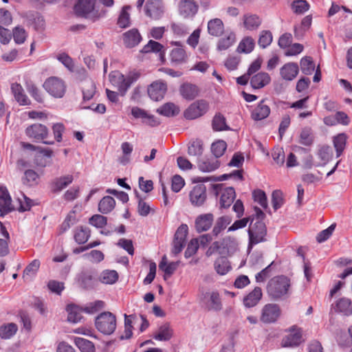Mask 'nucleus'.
<instances>
[{
  "label": "nucleus",
  "mask_w": 352,
  "mask_h": 352,
  "mask_svg": "<svg viewBox=\"0 0 352 352\" xmlns=\"http://www.w3.org/2000/svg\"><path fill=\"white\" fill-rule=\"evenodd\" d=\"M26 135L36 142H43L45 144H53L54 141L45 140L49 135L47 127L40 123H34L25 129Z\"/></svg>",
  "instance_id": "nucleus-5"
},
{
  "label": "nucleus",
  "mask_w": 352,
  "mask_h": 352,
  "mask_svg": "<svg viewBox=\"0 0 352 352\" xmlns=\"http://www.w3.org/2000/svg\"><path fill=\"white\" fill-rule=\"evenodd\" d=\"M300 68L303 74L310 75L314 71L315 64L311 57H304L300 60Z\"/></svg>",
  "instance_id": "nucleus-48"
},
{
  "label": "nucleus",
  "mask_w": 352,
  "mask_h": 352,
  "mask_svg": "<svg viewBox=\"0 0 352 352\" xmlns=\"http://www.w3.org/2000/svg\"><path fill=\"white\" fill-rule=\"evenodd\" d=\"M214 265L216 272L221 275L227 274L230 269L229 262L224 256L218 258L215 261Z\"/></svg>",
  "instance_id": "nucleus-42"
},
{
  "label": "nucleus",
  "mask_w": 352,
  "mask_h": 352,
  "mask_svg": "<svg viewBox=\"0 0 352 352\" xmlns=\"http://www.w3.org/2000/svg\"><path fill=\"white\" fill-rule=\"evenodd\" d=\"M188 228L186 224H182L177 230L173 243L172 253L177 255L182 252L185 244L188 234Z\"/></svg>",
  "instance_id": "nucleus-9"
},
{
  "label": "nucleus",
  "mask_w": 352,
  "mask_h": 352,
  "mask_svg": "<svg viewBox=\"0 0 352 352\" xmlns=\"http://www.w3.org/2000/svg\"><path fill=\"white\" fill-rule=\"evenodd\" d=\"M273 40L272 34L269 30H263L261 32L258 44L261 48H266L269 46Z\"/></svg>",
  "instance_id": "nucleus-49"
},
{
  "label": "nucleus",
  "mask_w": 352,
  "mask_h": 352,
  "mask_svg": "<svg viewBox=\"0 0 352 352\" xmlns=\"http://www.w3.org/2000/svg\"><path fill=\"white\" fill-rule=\"evenodd\" d=\"M253 221L254 218L252 219L250 226L248 229V248H251L254 245L265 241V236L267 234V229L264 222L261 221H256L253 223Z\"/></svg>",
  "instance_id": "nucleus-4"
},
{
  "label": "nucleus",
  "mask_w": 352,
  "mask_h": 352,
  "mask_svg": "<svg viewBox=\"0 0 352 352\" xmlns=\"http://www.w3.org/2000/svg\"><path fill=\"white\" fill-rule=\"evenodd\" d=\"M90 237V230L87 227L77 228L74 232V240L78 244L85 243Z\"/></svg>",
  "instance_id": "nucleus-36"
},
{
  "label": "nucleus",
  "mask_w": 352,
  "mask_h": 352,
  "mask_svg": "<svg viewBox=\"0 0 352 352\" xmlns=\"http://www.w3.org/2000/svg\"><path fill=\"white\" fill-rule=\"evenodd\" d=\"M209 109V104L204 100H198L192 103L184 111V117L188 120H194L204 115Z\"/></svg>",
  "instance_id": "nucleus-8"
},
{
  "label": "nucleus",
  "mask_w": 352,
  "mask_h": 352,
  "mask_svg": "<svg viewBox=\"0 0 352 352\" xmlns=\"http://www.w3.org/2000/svg\"><path fill=\"white\" fill-rule=\"evenodd\" d=\"M318 155L319 158L322 161L323 165H324L331 157L332 149L329 146H323L318 151Z\"/></svg>",
  "instance_id": "nucleus-61"
},
{
  "label": "nucleus",
  "mask_w": 352,
  "mask_h": 352,
  "mask_svg": "<svg viewBox=\"0 0 352 352\" xmlns=\"http://www.w3.org/2000/svg\"><path fill=\"white\" fill-rule=\"evenodd\" d=\"M156 111L166 117H173L179 112V109L173 102H167L158 108Z\"/></svg>",
  "instance_id": "nucleus-33"
},
{
  "label": "nucleus",
  "mask_w": 352,
  "mask_h": 352,
  "mask_svg": "<svg viewBox=\"0 0 352 352\" xmlns=\"http://www.w3.org/2000/svg\"><path fill=\"white\" fill-rule=\"evenodd\" d=\"M57 59L70 72L74 70V63L73 59L66 53H61L58 55Z\"/></svg>",
  "instance_id": "nucleus-58"
},
{
  "label": "nucleus",
  "mask_w": 352,
  "mask_h": 352,
  "mask_svg": "<svg viewBox=\"0 0 352 352\" xmlns=\"http://www.w3.org/2000/svg\"><path fill=\"white\" fill-rule=\"evenodd\" d=\"M214 221V216L212 213L199 215L195 219V229L198 232L208 230Z\"/></svg>",
  "instance_id": "nucleus-16"
},
{
  "label": "nucleus",
  "mask_w": 352,
  "mask_h": 352,
  "mask_svg": "<svg viewBox=\"0 0 352 352\" xmlns=\"http://www.w3.org/2000/svg\"><path fill=\"white\" fill-rule=\"evenodd\" d=\"M203 143L201 140H192L188 144V154L190 156H200L203 153Z\"/></svg>",
  "instance_id": "nucleus-43"
},
{
  "label": "nucleus",
  "mask_w": 352,
  "mask_h": 352,
  "mask_svg": "<svg viewBox=\"0 0 352 352\" xmlns=\"http://www.w3.org/2000/svg\"><path fill=\"white\" fill-rule=\"evenodd\" d=\"M66 310L68 313L67 320L72 323H78L82 318V311L83 309L80 308L75 305H69L67 306Z\"/></svg>",
  "instance_id": "nucleus-32"
},
{
  "label": "nucleus",
  "mask_w": 352,
  "mask_h": 352,
  "mask_svg": "<svg viewBox=\"0 0 352 352\" xmlns=\"http://www.w3.org/2000/svg\"><path fill=\"white\" fill-rule=\"evenodd\" d=\"M214 190L216 195L221 193L220 205L222 208H228L233 203L236 194L234 188L226 187L224 188V184H218L213 186Z\"/></svg>",
  "instance_id": "nucleus-6"
},
{
  "label": "nucleus",
  "mask_w": 352,
  "mask_h": 352,
  "mask_svg": "<svg viewBox=\"0 0 352 352\" xmlns=\"http://www.w3.org/2000/svg\"><path fill=\"white\" fill-rule=\"evenodd\" d=\"M167 91V84L162 80L155 81V101L160 100L164 98Z\"/></svg>",
  "instance_id": "nucleus-52"
},
{
  "label": "nucleus",
  "mask_w": 352,
  "mask_h": 352,
  "mask_svg": "<svg viewBox=\"0 0 352 352\" xmlns=\"http://www.w3.org/2000/svg\"><path fill=\"white\" fill-rule=\"evenodd\" d=\"M73 180L74 177L72 175H66L54 178L50 184L52 192H60L72 184Z\"/></svg>",
  "instance_id": "nucleus-18"
},
{
  "label": "nucleus",
  "mask_w": 352,
  "mask_h": 352,
  "mask_svg": "<svg viewBox=\"0 0 352 352\" xmlns=\"http://www.w3.org/2000/svg\"><path fill=\"white\" fill-rule=\"evenodd\" d=\"M181 96L187 100H194L199 93V89L195 85L185 82L179 89Z\"/></svg>",
  "instance_id": "nucleus-23"
},
{
  "label": "nucleus",
  "mask_w": 352,
  "mask_h": 352,
  "mask_svg": "<svg viewBox=\"0 0 352 352\" xmlns=\"http://www.w3.org/2000/svg\"><path fill=\"white\" fill-rule=\"evenodd\" d=\"M219 161L214 157L203 158L198 163L199 168L202 172L214 171L219 167Z\"/></svg>",
  "instance_id": "nucleus-29"
},
{
  "label": "nucleus",
  "mask_w": 352,
  "mask_h": 352,
  "mask_svg": "<svg viewBox=\"0 0 352 352\" xmlns=\"http://www.w3.org/2000/svg\"><path fill=\"white\" fill-rule=\"evenodd\" d=\"M230 222L231 218L228 216H223L218 218L212 229V235L217 236L221 231L226 228L227 226L229 225Z\"/></svg>",
  "instance_id": "nucleus-37"
},
{
  "label": "nucleus",
  "mask_w": 352,
  "mask_h": 352,
  "mask_svg": "<svg viewBox=\"0 0 352 352\" xmlns=\"http://www.w3.org/2000/svg\"><path fill=\"white\" fill-rule=\"evenodd\" d=\"M271 81L270 75L266 72H258L250 78V85L253 89H261Z\"/></svg>",
  "instance_id": "nucleus-27"
},
{
  "label": "nucleus",
  "mask_w": 352,
  "mask_h": 352,
  "mask_svg": "<svg viewBox=\"0 0 352 352\" xmlns=\"http://www.w3.org/2000/svg\"><path fill=\"white\" fill-rule=\"evenodd\" d=\"M96 0H78L74 6V11L78 16H87L93 12Z\"/></svg>",
  "instance_id": "nucleus-19"
},
{
  "label": "nucleus",
  "mask_w": 352,
  "mask_h": 352,
  "mask_svg": "<svg viewBox=\"0 0 352 352\" xmlns=\"http://www.w3.org/2000/svg\"><path fill=\"white\" fill-rule=\"evenodd\" d=\"M116 201L112 197H104L98 204V210L103 214L110 212L115 207Z\"/></svg>",
  "instance_id": "nucleus-34"
},
{
  "label": "nucleus",
  "mask_w": 352,
  "mask_h": 352,
  "mask_svg": "<svg viewBox=\"0 0 352 352\" xmlns=\"http://www.w3.org/2000/svg\"><path fill=\"white\" fill-rule=\"evenodd\" d=\"M302 342V331L295 326L291 327L289 333L282 340V346L284 347L296 346Z\"/></svg>",
  "instance_id": "nucleus-12"
},
{
  "label": "nucleus",
  "mask_w": 352,
  "mask_h": 352,
  "mask_svg": "<svg viewBox=\"0 0 352 352\" xmlns=\"http://www.w3.org/2000/svg\"><path fill=\"white\" fill-rule=\"evenodd\" d=\"M280 314L278 305L276 304H267L261 312V320L264 323H272L277 320Z\"/></svg>",
  "instance_id": "nucleus-11"
},
{
  "label": "nucleus",
  "mask_w": 352,
  "mask_h": 352,
  "mask_svg": "<svg viewBox=\"0 0 352 352\" xmlns=\"http://www.w3.org/2000/svg\"><path fill=\"white\" fill-rule=\"evenodd\" d=\"M254 40L250 36H246L240 42L237 50L239 52L250 53L254 50Z\"/></svg>",
  "instance_id": "nucleus-44"
},
{
  "label": "nucleus",
  "mask_w": 352,
  "mask_h": 352,
  "mask_svg": "<svg viewBox=\"0 0 352 352\" xmlns=\"http://www.w3.org/2000/svg\"><path fill=\"white\" fill-rule=\"evenodd\" d=\"M299 67L296 63H288L285 64L280 69L281 77L286 80H292L298 75Z\"/></svg>",
  "instance_id": "nucleus-25"
},
{
  "label": "nucleus",
  "mask_w": 352,
  "mask_h": 352,
  "mask_svg": "<svg viewBox=\"0 0 352 352\" xmlns=\"http://www.w3.org/2000/svg\"><path fill=\"white\" fill-rule=\"evenodd\" d=\"M202 302L208 311H220L223 309V302L219 292L212 290L206 292Z\"/></svg>",
  "instance_id": "nucleus-7"
},
{
  "label": "nucleus",
  "mask_w": 352,
  "mask_h": 352,
  "mask_svg": "<svg viewBox=\"0 0 352 352\" xmlns=\"http://www.w3.org/2000/svg\"><path fill=\"white\" fill-rule=\"evenodd\" d=\"M227 148V144L223 140H218L212 143L211 146V151L214 155V158L217 159L222 156Z\"/></svg>",
  "instance_id": "nucleus-47"
},
{
  "label": "nucleus",
  "mask_w": 352,
  "mask_h": 352,
  "mask_svg": "<svg viewBox=\"0 0 352 352\" xmlns=\"http://www.w3.org/2000/svg\"><path fill=\"white\" fill-rule=\"evenodd\" d=\"M224 30L223 21L218 18L211 19L208 23V32L214 36H221Z\"/></svg>",
  "instance_id": "nucleus-30"
},
{
  "label": "nucleus",
  "mask_w": 352,
  "mask_h": 352,
  "mask_svg": "<svg viewBox=\"0 0 352 352\" xmlns=\"http://www.w3.org/2000/svg\"><path fill=\"white\" fill-rule=\"evenodd\" d=\"M13 38L14 42L16 44H22L25 42L26 37H27V33L25 30L21 27H16L13 30Z\"/></svg>",
  "instance_id": "nucleus-60"
},
{
  "label": "nucleus",
  "mask_w": 352,
  "mask_h": 352,
  "mask_svg": "<svg viewBox=\"0 0 352 352\" xmlns=\"http://www.w3.org/2000/svg\"><path fill=\"white\" fill-rule=\"evenodd\" d=\"M207 198L206 187L203 184H198L193 186L189 192V199L194 206H201Z\"/></svg>",
  "instance_id": "nucleus-10"
},
{
  "label": "nucleus",
  "mask_w": 352,
  "mask_h": 352,
  "mask_svg": "<svg viewBox=\"0 0 352 352\" xmlns=\"http://www.w3.org/2000/svg\"><path fill=\"white\" fill-rule=\"evenodd\" d=\"M265 102V100H262L252 111L251 117L254 120H262L269 116L270 108Z\"/></svg>",
  "instance_id": "nucleus-24"
},
{
  "label": "nucleus",
  "mask_w": 352,
  "mask_h": 352,
  "mask_svg": "<svg viewBox=\"0 0 352 352\" xmlns=\"http://www.w3.org/2000/svg\"><path fill=\"white\" fill-rule=\"evenodd\" d=\"M142 40L138 30L133 28L123 34V41L126 47L132 48L138 45Z\"/></svg>",
  "instance_id": "nucleus-22"
},
{
  "label": "nucleus",
  "mask_w": 352,
  "mask_h": 352,
  "mask_svg": "<svg viewBox=\"0 0 352 352\" xmlns=\"http://www.w3.org/2000/svg\"><path fill=\"white\" fill-rule=\"evenodd\" d=\"M331 309L344 316H351L352 315V301L345 297L341 298L331 305Z\"/></svg>",
  "instance_id": "nucleus-21"
},
{
  "label": "nucleus",
  "mask_w": 352,
  "mask_h": 352,
  "mask_svg": "<svg viewBox=\"0 0 352 352\" xmlns=\"http://www.w3.org/2000/svg\"><path fill=\"white\" fill-rule=\"evenodd\" d=\"M179 262H169L166 255H164L159 263V270L163 273L165 280L169 278L176 271Z\"/></svg>",
  "instance_id": "nucleus-17"
},
{
  "label": "nucleus",
  "mask_w": 352,
  "mask_h": 352,
  "mask_svg": "<svg viewBox=\"0 0 352 352\" xmlns=\"http://www.w3.org/2000/svg\"><path fill=\"white\" fill-rule=\"evenodd\" d=\"M199 248L198 239H192L188 244L187 248L184 252L186 258H189L195 254Z\"/></svg>",
  "instance_id": "nucleus-64"
},
{
  "label": "nucleus",
  "mask_w": 352,
  "mask_h": 352,
  "mask_svg": "<svg viewBox=\"0 0 352 352\" xmlns=\"http://www.w3.org/2000/svg\"><path fill=\"white\" fill-rule=\"evenodd\" d=\"M26 89L30 96L38 102H43V98L41 91L33 83H28Z\"/></svg>",
  "instance_id": "nucleus-54"
},
{
  "label": "nucleus",
  "mask_w": 352,
  "mask_h": 352,
  "mask_svg": "<svg viewBox=\"0 0 352 352\" xmlns=\"http://www.w3.org/2000/svg\"><path fill=\"white\" fill-rule=\"evenodd\" d=\"M198 5L194 0H181L179 3V12L184 18L194 16L198 11Z\"/></svg>",
  "instance_id": "nucleus-14"
},
{
  "label": "nucleus",
  "mask_w": 352,
  "mask_h": 352,
  "mask_svg": "<svg viewBox=\"0 0 352 352\" xmlns=\"http://www.w3.org/2000/svg\"><path fill=\"white\" fill-rule=\"evenodd\" d=\"M346 142V136L344 133L339 134L333 139V145L336 151L337 157H340L343 152Z\"/></svg>",
  "instance_id": "nucleus-45"
},
{
  "label": "nucleus",
  "mask_w": 352,
  "mask_h": 352,
  "mask_svg": "<svg viewBox=\"0 0 352 352\" xmlns=\"http://www.w3.org/2000/svg\"><path fill=\"white\" fill-rule=\"evenodd\" d=\"M130 9V6H124L122 8L118 19V25L120 28H126L130 26V14L129 13Z\"/></svg>",
  "instance_id": "nucleus-41"
},
{
  "label": "nucleus",
  "mask_w": 352,
  "mask_h": 352,
  "mask_svg": "<svg viewBox=\"0 0 352 352\" xmlns=\"http://www.w3.org/2000/svg\"><path fill=\"white\" fill-rule=\"evenodd\" d=\"M212 128L214 131L227 130L228 126L226 125V118L221 113H217L212 120Z\"/></svg>",
  "instance_id": "nucleus-50"
},
{
  "label": "nucleus",
  "mask_w": 352,
  "mask_h": 352,
  "mask_svg": "<svg viewBox=\"0 0 352 352\" xmlns=\"http://www.w3.org/2000/svg\"><path fill=\"white\" fill-rule=\"evenodd\" d=\"M263 296L262 289L259 287H256L254 289L244 296L243 299V305L246 308H251L255 307Z\"/></svg>",
  "instance_id": "nucleus-20"
},
{
  "label": "nucleus",
  "mask_w": 352,
  "mask_h": 352,
  "mask_svg": "<svg viewBox=\"0 0 352 352\" xmlns=\"http://www.w3.org/2000/svg\"><path fill=\"white\" fill-rule=\"evenodd\" d=\"M314 142L312 131L310 127H305L301 130L299 142L305 146H310Z\"/></svg>",
  "instance_id": "nucleus-46"
},
{
  "label": "nucleus",
  "mask_w": 352,
  "mask_h": 352,
  "mask_svg": "<svg viewBox=\"0 0 352 352\" xmlns=\"http://www.w3.org/2000/svg\"><path fill=\"white\" fill-rule=\"evenodd\" d=\"M173 336V329L169 322H164L159 325L155 331V340L166 342L170 340Z\"/></svg>",
  "instance_id": "nucleus-26"
},
{
  "label": "nucleus",
  "mask_w": 352,
  "mask_h": 352,
  "mask_svg": "<svg viewBox=\"0 0 352 352\" xmlns=\"http://www.w3.org/2000/svg\"><path fill=\"white\" fill-rule=\"evenodd\" d=\"M118 279V274L116 270H104L100 275V280L104 284L112 285Z\"/></svg>",
  "instance_id": "nucleus-38"
},
{
  "label": "nucleus",
  "mask_w": 352,
  "mask_h": 352,
  "mask_svg": "<svg viewBox=\"0 0 352 352\" xmlns=\"http://www.w3.org/2000/svg\"><path fill=\"white\" fill-rule=\"evenodd\" d=\"M43 87L44 89L55 98H62L66 92V85L63 80L56 76L47 78Z\"/></svg>",
  "instance_id": "nucleus-3"
},
{
  "label": "nucleus",
  "mask_w": 352,
  "mask_h": 352,
  "mask_svg": "<svg viewBox=\"0 0 352 352\" xmlns=\"http://www.w3.org/2000/svg\"><path fill=\"white\" fill-rule=\"evenodd\" d=\"M292 8L296 14H302L309 8V3L305 0H296L293 1Z\"/></svg>",
  "instance_id": "nucleus-56"
},
{
  "label": "nucleus",
  "mask_w": 352,
  "mask_h": 352,
  "mask_svg": "<svg viewBox=\"0 0 352 352\" xmlns=\"http://www.w3.org/2000/svg\"><path fill=\"white\" fill-rule=\"evenodd\" d=\"M284 203L283 192L280 190H276L272 194V204L274 210L280 208Z\"/></svg>",
  "instance_id": "nucleus-57"
},
{
  "label": "nucleus",
  "mask_w": 352,
  "mask_h": 352,
  "mask_svg": "<svg viewBox=\"0 0 352 352\" xmlns=\"http://www.w3.org/2000/svg\"><path fill=\"white\" fill-rule=\"evenodd\" d=\"M243 23L245 29L253 31L260 27L262 21L256 14L248 13L243 15Z\"/></svg>",
  "instance_id": "nucleus-28"
},
{
  "label": "nucleus",
  "mask_w": 352,
  "mask_h": 352,
  "mask_svg": "<svg viewBox=\"0 0 352 352\" xmlns=\"http://www.w3.org/2000/svg\"><path fill=\"white\" fill-rule=\"evenodd\" d=\"M96 92V86L93 81L88 80L85 82L82 87L84 100H89L93 98Z\"/></svg>",
  "instance_id": "nucleus-51"
},
{
  "label": "nucleus",
  "mask_w": 352,
  "mask_h": 352,
  "mask_svg": "<svg viewBox=\"0 0 352 352\" xmlns=\"http://www.w3.org/2000/svg\"><path fill=\"white\" fill-rule=\"evenodd\" d=\"M83 258L92 263H100L104 259V254L100 250H91L90 252L83 254Z\"/></svg>",
  "instance_id": "nucleus-59"
},
{
  "label": "nucleus",
  "mask_w": 352,
  "mask_h": 352,
  "mask_svg": "<svg viewBox=\"0 0 352 352\" xmlns=\"http://www.w3.org/2000/svg\"><path fill=\"white\" fill-rule=\"evenodd\" d=\"M11 93L13 95L14 100L21 106L30 105L31 104L30 100L25 94L23 87L17 82L11 84L10 86Z\"/></svg>",
  "instance_id": "nucleus-15"
},
{
  "label": "nucleus",
  "mask_w": 352,
  "mask_h": 352,
  "mask_svg": "<svg viewBox=\"0 0 352 352\" xmlns=\"http://www.w3.org/2000/svg\"><path fill=\"white\" fill-rule=\"evenodd\" d=\"M14 210L12 199L6 186H0V214L5 216Z\"/></svg>",
  "instance_id": "nucleus-13"
},
{
  "label": "nucleus",
  "mask_w": 352,
  "mask_h": 352,
  "mask_svg": "<svg viewBox=\"0 0 352 352\" xmlns=\"http://www.w3.org/2000/svg\"><path fill=\"white\" fill-rule=\"evenodd\" d=\"M78 283L83 289H89L94 287L93 273L91 271H83L78 274Z\"/></svg>",
  "instance_id": "nucleus-31"
},
{
  "label": "nucleus",
  "mask_w": 352,
  "mask_h": 352,
  "mask_svg": "<svg viewBox=\"0 0 352 352\" xmlns=\"http://www.w3.org/2000/svg\"><path fill=\"white\" fill-rule=\"evenodd\" d=\"M187 54L182 47H176L172 50L170 53V60L172 63L179 65L186 62Z\"/></svg>",
  "instance_id": "nucleus-35"
},
{
  "label": "nucleus",
  "mask_w": 352,
  "mask_h": 352,
  "mask_svg": "<svg viewBox=\"0 0 352 352\" xmlns=\"http://www.w3.org/2000/svg\"><path fill=\"white\" fill-rule=\"evenodd\" d=\"M290 287V280L285 276H278L270 280L267 285L269 296L278 300L285 296Z\"/></svg>",
  "instance_id": "nucleus-1"
},
{
  "label": "nucleus",
  "mask_w": 352,
  "mask_h": 352,
  "mask_svg": "<svg viewBox=\"0 0 352 352\" xmlns=\"http://www.w3.org/2000/svg\"><path fill=\"white\" fill-rule=\"evenodd\" d=\"M18 327L15 323L11 322L0 327V337L2 339H9L16 333Z\"/></svg>",
  "instance_id": "nucleus-39"
},
{
  "label": "nucleus",
  "mask_w": 352,
  "mask_h": 352,
  "mask_svg": "<svg viewBox=\"0 0 352 352\" xmlns=\"http://www.w3.org/2000/svg\"><path fill=\"white\" fill-rule=\"evenodd\" d=\"M254 200L258 202L264 209L267 208V199L265 192L262 190H255L252 192Z\"/></svg>",
  "instance_id": "nucleus-55"
},
{
  "label": "nucleus",
  "mask_w": 352,
  "mask_h": 352,
  "mask_svg": "<svg viewBox=\"0 0 352 352\" xmlns=\"http://www.w3.org/2000/svg\"><path fill=\"white\" fill-rule=\"evenodd\" d=\"M214 253H219V254H223L226 253L225 247L223 246V242H213L206 251V254L207 256H210Z\"/></svg>",
  "instance_id": "nucleus-53"
},
{
  "label": "nucleus",
  "mask_w": 352,
  "mask_h": 352,
  "mask_svg": "<svg viewBox=\"0 0 352 352\" xmlns=\"http://www.w3.org/2000/svg\"><path fill=\"white\" fill-rule=\"evenodd\" d=\"M74 343L81 352H95L94 343L82 338H76Z\"/></svg>",
  "instance_id": "nucleus-40"
},
{
  "label": "nucleus",
  "mask_w": 352,
  "mask_h": 352,
  "mask_svg": "<svg viewBox=\"0 0 352 352\" xmlns=\"http://www.w3.org/2000/svg\"><path fill=\"white\" fill-rule=\"evenodd\" d=\"M107 217L100 214H94L89 219V223L98 228L104 227L107 224Z\"/></svg>",
  "instance_id": "nucleus-63"
},
{
  "label": "nucleus",
  "mask_w": 352,
  "mask_h": 352,
  "mask_svg": "<svg viewBox=\"0 0 352 352\" xmlns=\"http://www.w3.org/2000/svg\"><path fill=\"white\" fill-rule=\"evenodd\" d=\"M104 306V302L102 300H96L89 303L83 308V311L87 314H94L102 309Z\"/></svg>",
  "instance_id": "nucleus-62"
},
{
  "label": "nucleus",
  "mask_w": 352,
  "mask_h": 352,
  "mask_svg": "<svg viewBox=\"0 0 352 352\" xmlns=\"http://www.w3.org/2000/svg\"><path fill=\"white\" fill-rule=\"evenodd\" d=\"M96 329L104 335H111L116 328V316L109 311L101 313L96 318Z\"/></svg>",
  "instance_id": "nucleus-2"
}]
</instances>
